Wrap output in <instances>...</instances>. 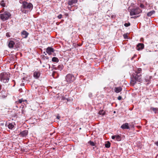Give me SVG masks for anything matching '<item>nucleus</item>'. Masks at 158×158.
I'll list each match as a JSON object with an SVG mask.
<instances>
[{
  "instance_id": "nucleus-1",
  "label": "nucleus",
  "mask_w": 158,
  "mask_h": 158,
  "mask_svg": "<svg viewBox=\"0 0 158 158\" xmlns=\"http://www.w3.org/2000/svg\"><path fill=\"white\" fill-rule=\"evenodd\" d=\"M75 80L74 76L71 74H67L65 77V80L61 83L62 86H65L73 82Z\"/></svg>"
},
{
  "instance_id": "nucleus-2",
  "label": "nucleus",
  "mask_w": 158,
  "mask_h": 158,
  "mask_svg": "<svg viewBox=\"0 0 158 158\" xmlns=\"http://www.w3.org/2000/svg\"><path fill=\"white\" fill-rule=\"evenodd\" d=\"M1 81L4 83H6L8 81L9 79V76L6 73H2L1 75Z\"/></svg>"
},
{
  "instance_id": "nucleus-3",
  "label": "nucleus",
  "mask_w": 158,
  "mask_h": 158,
  "mask_svg": "<svg viewBox=\"0 0 158 158\" xmlns=\"http://www.w3.org/2000/svg\"><path fill=\"white\" fill-rule=\"evenodd\" d=\"M10 16L11 15L9 12L6 11L3 14H1L0 17L2 21H5L7 20Z\"/></svg>"
},
{
  "instance_id": "nucleus-4",
  "label": "nucleus",
  "mask_w": 158,
  "mask_h": 158,
  "mask_svg": "<svg viewBox=\"0 0 158 158\" xmlns=\"http://www.w3.org/2000/svg\"><path fill=\"white\" fill-rule=\"evenodd\" d=\"M130 10V15L131 16L138 15L142 11L139 8L132 9Z\"/></svg>"
},
{
  "instance_id": "nucleus-5",
  "label": "nucleus",
  "mask_w": 158,
  "mask_h": 158,
  "mask_svg": "<svg viewBox=\"0 0 158 158\" xmlns=\"http://www.w3.org/2000/svg\"><path fill=\"white\" fill-rule=\"evenodd\" d=\"M22 7L24 9H29L30 10L32 9L33 5L30 3L24 1L23 2Z\"/></svg>"
},
{
  "instance_id": "nucleus-6",
  "label": "nucleus",
  "mask_w": 158,
  "mask_h": 158,
  "mask_svg": "<svg viewBox=\"0 0 158 158\" xmlns=\"http://www.w3.org/2000/svg\"><path fill=\"white\" fill-rule=\"evenodd\" d=\"M54 52V49L50 47H48L46 49V52L49 55Z\"/></svg>"
},
{
  "instance_id": "nucleus-7",
  "label": "nucleus",
  "mask_w": 158,
  "mask_h": 158,
  "mask_svg": "<svg viewBox=\"0 0 158 158\" xmlns=\"http://www.w3.org/2000/svg\"><path fill=\"white\" fill-rule=\"evenodd\" d=\"M144 47V44L142 43H139L137 45L136 48L138 50L143 49Z\"/></svg>"
},
{
  "instance_id": "nucleus-8",
  "label": "nucleus",
  "mask_w": 158,
  "mask_h": 158,
  "mask_svg": "<svg viewBox=\"0 0 158 158\" xmlns=\"http://www.w3.org/2000/svg\"><path fill=\"white\" fill-rule=\"evenodd\" d=\"M141 77V74H137L135 77V80L137 81H138V82H140L142 80Z\"/></svg>"
},
{
  "instance_id": "nucleus-9",
  "label": "nucleus",
  "mask_w": 158,
  "mask_h": 158,
  "mask_svg": "<svg viewBox=\"0 0 158 158\" xmlns=\"http://www.w3.org/2000/svg\"><path fill=\"white\" fill-rule=\"evenodd\" d=\"M121 127L123 129H129L130 128L128 123H126L123 124L121 126Z\"/></svg>"
},
{
  "instance_id": "nucleus-10",
  "label": "nucleus",
  "mask_w": 158,
  "mask_h": 158,
  "mask_svg": "<svg viewBox=\"0 0 158 158\" xmlns=\"http://www.w3.org/2000/svg\"><path fill=\"white\" fill-rule=\"evenodd\" d=\"M28 132L27 131L25 130L20 132L19 135L21 136H26L28 134Z\"/></svg>"
},
{
  "instance_id": "nucleus-11",
  "label": "nucleus",
  "mask_w": 158,
  "mask_h": 158,
  "mask_svg": "<svg viewBox=\"0 0 158 158\" xmlns=\"http://www.w3.org/2000/svg\"><path fill=\"white\" fill-rule=\"evenodd\" d=\"M111 138L112 139H115L116 140L118 141H119L121 139V137L119 135H113L112 136Z\"/></svg>"
},
{
  "instance_id": "nucleus-12",
  "label": "nucleus",
  "mask_w": 158,
  "mask_h": 158,
  "mask_svg": "<svg viewBox=\"0 0 158 158\" xmlns=\"http://www.w3.org/2000/svg\"><path fill=\"white\" fill-rule=\"evenodd\" d=\"M28 33L26 31H23L21 32V35L23 38H27L28 35Z\"/></svg>"
},
{
  "instance_id": "nucleus-13",
  "label": "nucleus",
  "mask_w": 158,
  "mask_h": 158,
  "mask_svg": "<svg viewBox=\"0 0 158 158\" xmlns=\"http://www.w3.org/2000/svg\"><path fill=\"white\" fill-rule=\"evenodd\" d=\"M77 0H69L68 2V4L71 6L74 4L77 3Z\"/></svg>"
},
{
  "instance_id": "nucleus-14",
  "label": "nucleus",
  "mask_w": 158,
  "mask_h": 158,
  "mask_svg": "<svg viewBox=\"0 0 158 158\" xmlns=\"http://www.w3.org/2000/svg\"><path fill=\"white\" fill-rule=\"evenodd\" d=\"M40 75V73L39 72H35L34 73L33 76L34 77L37 78Z\"/></svg>"
},
{
  "instance_id": "nucleus-15",
  "label": "nucleus",
  "mask_w": 158,
  "mask_h": 158,
  "mask_svg": "<svg viewBox=\"0 0 158 158\" xmlns=\"http://www.w3.org/2000/svg\"><path fill=\"white\" fill-rule=\"evenodd\" d=\"M15 44L14 42L13 41H10L9 43L8 46L10 48H12L13 47Z\"/></svg>"
},
{
  "instance_id": "nucleus-16",
  "label": "nucleus",
  "mask_w": 158,
  "mask_h": 158,
  "mask_svg": "<svg viewBox=\"0 0 158 158\" xmlns=\"http://www.w3.org/2000/svg\"><path fill=\"white\" fill-rule=\"evenodd\" d=\"M122 89L120 87H116L115 88L114 91L116 93H118L121 91Z\"/></svg>"
},
{
  "instance_id": "nucleus-17",
  "label": "nucleus",
  "mask_w": 158,
  "mask_h": 158,
  "mask_svg": "<svg viewBox=\"0 0 158 158\" xmlns=\"http://www.w3.org/2000/svg\"><path fill=\"white\" fill-rule=\"evenodd\" d=\"M155 13V11L154 10H152L147 13V16H151L152 15L154 14Z\"/></svg>"
},
{
  "instance_id": "nucleus-18",
  "label": "nucleus",
  "mask_w": 158,
  "mask_h": 158,
  "mask_svg": "<svg viewBox=\"0 0 158 158\" xmlns=\"http://www.w3.org/2000/svg\"><path fill=\"white\" fill-rule=\"evenodd\" d=\"M151 110H153L155 114L158 113V108L151 107Z\"/></svg>"
},
{
  "instance_id": "nucleus-19",
  "label": "nucleus",
  "mask_w": 158,
  "mask_h": 158,
  "mask_svg": "<svg viewBox=\"0 0 158 158\" xmlns=\"http://www.w3.org/2000/svg\"><path fill=\"white\" fill-rule=\"evenodd\" d=\"M52 61L53 62H58L59 61V59L56 57H53L52 59Z\"/></svg>"
},
{
  "instance_id": "nucleus-20",
  "label": "nucleus",
  "mask_w": 158,
  "mask_h": 158,
  "mask_svg": "<svg viewBox=\"0 0 158 158\" xmlns=\"http://www.w3.org/2000/svg\"><path fill=\"white\" fill-rule=\"evenodd\" d=\"M14 127V125L11 123H9L8 125V127L10 129H12Z\"/></svg>"
},
{
  "instance_id": "nucleus-21",
  "label": "nucleus",
  "mask_w": 158,
  "mask_h": 158,
  "mask_svg": "<svg viewBox=\"0 0 158 158\" xmlns=\"http://www.w3.org/2000/svg\"><path fill=\"white\" fill-rule=\"evenodd\" d=\"M105 112L103 110H101L99 111V114L100 115H104Z\"/></svg>"
},
{
  "instance_id": "nucleus-22",
  "label": "nucleus",
  "mask_w": 158,
  "mask_h": 158,
  "mask_svg": "<svg viewBox=\"0 0 158 158\" xmlns=\"http://www.w3.org/2000/svg\"><path fill=\"white\" fill-rule=\"evenodd\" d=\"M0 4L2 7H5L6 6V3L3 0H2L1 1Z\"/></svg>"
},
{
  "instance_id": "nucleus-23",
  "label": "nucleus",
  "mask_w": 158,
  "mask_h": 158,
  "mask_svg": "<svg viewBox=\"0 0 158 158\" xmlns=\"http://www.w3.org/2000/svg\"><path fill=\"white\" fill-rule=\"evenodd\" d=\"M63 66L62 64H60L57 67L58 69L60 70H61L63 69Z\"/></svg>"
},
{
  "instance_id": "nucleus-24",
  "label": "nucleus",
  "mask_w": 158,
  "mask_h": 158,
  "mask_svg": "<svg viewBox=\"0 0 158 158\" xmlns=\"http://www.w3.org/2000/svg\"><path fill=\"white\" fill-rule=\"evenodd\" d=\"M142 69L141 68H139L137 69V70L135 72L136 73H137V74L139 73H141V71Z\"/></svg>"
},
{
  "instance_id": "nucleus-25",
  "label": "nucleus",
  "mask_w": 158,
  "mask_h": 158,
  "mask_svg": "<svg viewBox=\"0 0 158 158\" xmlns=\"http://www.w3.org/2000/svg\"><path fill=\"white\" fill-rule=\"evenodd\" d=\"M105 146L106 148H109L110 147V143L109 142H108L105 144Z\"/></svg>"
},
{
  "instance_id": "nucleus-26",
  "label": "nucleus",
  "mask_w": 158,
  "mask_h": 158,
  "mask_svg": "<svg viewBox=\"0 0 158 158\" xmlns=\"http://www.w3.org/2000/svg\"><path fill=\"white\" fill-rule=\"evenodd\" d=\"M11 34L10 32H7L6 33V35L8 37H9L10 36Z\"/></svg>"
},
{
  "instance_id": "nucleus-27",
  "label": "nucleus",
  "mask_w": 158,
  "mask_h": 158,
  "mask_svg": "<svg viewBox=\"0 0 158 158\" xmlns=\"http://www.w3.org/2000/svg\"><path fill=\"white\" fill-rule=\"evenodd\" d=\"M130 25V24L129 23H125L124 25V26L126 27H128Z\"/></svg>"
},
{
  "instance_id": "nucleus-28",
  "label": "nucleus",
  "mask_w": 158,
  "mask_h": 158,
  "mask_svg": "<svg viewBox=\"0 0 158 158\" xmlns=\"http://www.w3.org/2000/svg\"><path fill=\"white\" fill-rule=\"evenodd\" d=\"M136 81H136L135 79V80H133L131 81V82L133 85H134L136 83Z\"/></svg>"
},
{
  "instance_id": "nucleus-29",
  "label": "nucleus",
  "mask_w": 158,
  "mask_h": 158,
  "mask_svg": "<svg viewBox=\"0 0 158 158\" xmlns=\"http://www.w3.org/2000/svg\"><path fill=\"white\" fill-rule=\"evenodd\" d=\"M89 144L92 146H94V143L93 142L90 141L89 142Z\"/></svg>"
},
{
  "instance_id": "nucleus-30",
  "label": "nucleus",
  "mask_w": 158,
  "mask_h": 158,
  "mask_svg": "<svg viewBox=\"0 0 158 158\" xmlns=\"http://www.w3.org/2000/svg\"><path fill=\"white\" fill-rule=\"evenodd\" d=\"M23 101H23V100L22 99H19V100L18 101V103H21L22 102H23Z\"/></svg>"
},
{
  "instance_id": "nucleus-31",
  "label": "nucleus",
  "mask_w": 158,
  "mask_h": 158,
  "mask_svg": "<svg viewBox=\"0 0 158 158\" xmlns=\"http://www.w3.org/2000/svg\"><path fill=\"white\" fill-rule=\"evenodd\" d=\"M62 15L61 14H60L57 16V17L59 19H60L62 18Z\"/></svg>"
},
{
  "instance_id": "nucleus-32",
  "label": "nucleus",
  "mask_w": 158,
  "mask_h": 158,
  "mask_svg": "<svg viewBox=\"0 0 158 158\" xmlns=\"http://www.w3.org/2000/svg\"><path fill=\"white\" fill-rule=\"evenodd\" d=\"M130 126L131 127H134V124H133V123H132L130 124Z\"/></svg>"
},
{
  "instance_id": "nucleus-33",
  "label": "nucleus",
  "mask_w": 158,
  "mask_h": 158,
  "mask_svg": "<svg viewBox=\"0 0 158 158\" xmlns=\"http://www.w3.org/2000/svg\"><path fill=\"white\" fill-rule=\"evenodd\" d=\"M118 100H121L122 99V97L121 96H119L118 98Z\"/></svg>"
},
{
  "instance_id": "nucleus-34",
  "label": "nucleus",
  "mask_w": 158,
  "mask_h": 158,
  "mask_svg": "<svg viewBox=\"0 0 158 158\" xmlns=\"http://www.w3.org/2000/svg\"><path fill=\"white\" fill-rule=\"evenodd\" d=\"M140 7L142 8H143L144 7V5L142 4H141L140 5Z\"/></svg>"
},
{
  "instance_id": "nucleus-35",
  "label": "nucleus",
  "mask_w": 158,
  "mask_h": 158,
  "mask_svg": "<svg viewBox=\"0 0 158 158\" xmlns=\"http://www.w3.org/2000/svg\"><path fill=\"white\" fill-rule=\"evenodd\" d=\"M155 144H156V145H157V146H158V141H157V142H156L155 143Z\"/></svg>"
},
{
  "instance_id": "nucleus-36",
  "label": "nucleus",
  "mask_w": 158,
  "mask_h": 158,
  "mask_svg": "<svg viewBox=\"0 0 158 158\" xmlns=\"http://www.w3.org/2000/svg\"><path fill=\"white\" fill-rule=\"evenodd\" d=\"M3 10H4V9H2V10H1L0 11V13H1V12H2L3 11Z\"/></svg>"
},
{
  "instance_id": "nucleus-37",
  "label": "nucleus",
  "mask_w": 158,
  "mask_h": 158,
  "mask_svg": "<svg viewBox=\"0 0 158 158\" xmlns=\"http://www.w3.org/2000/svg\"><path fill=\"white\" fill-rule=\"evenodd\" d=\"M57 119H59L60 118V116H58L57 117V118H56Z\"/></svg>"
},
{
  "instance_id": "nucleus-38",
  "label": "nucleus",
  "mask_w": 158,
  "mask_h": 158,
  "mask_svg": "<svg viewBox=\"0 0 158 158\" xmlns=\"http://www.w3.org/2000/svg\"><path fill=\"white\" fill-rule=\"evenodd\" d=\"M22 9V12H24V13H26V11L25 12H24V11L22 9Z\"/></svg>"
},
{
  "instance_id": "nucleus-39",
  "label": "nucleus",
  "mask_w": 158,
  "mask_h": 158,
  "mask_svg": "<svg viewBox=\"0 0 158 158\" xmlns=\"http://www.w3.org/2000/svg\"><path fill=\"white\" fill-rule=\"evenodd\" d=\"M71 7H68V8H69V9H70L71 8Z\"/></svg>"
},
{
  "instance_id": "nucleus-40",
  "label": "nucleus",
  "mask_w": 158,
  "mask_h": 158,
  "mask_svg": "<svg viewBox=\"0 0 158 158\" xmlns=\"http://www.w3.org/2000/svg\"><path fill=\"white\" fill-rule=\"evenodd\" d=\"M48 67H49V69L50 68V65L49 64H48Z\"/></svg>"
},
{
  "instance_id": "nucleus-41",
  "label": "nucleus",
  "mask_w": 158,
  "mask_h": 158,
  "mask_svg": "<svg viewBox=\"0 0 158 158\" xmlns=\"http://www.w3.org/2000/svg\"><path fill=\"white\" fill-rule=\"evenodd\" d=\"M19 2H20V3H22V2H21V0H20V1H19Z\"/></svg>"
},
{
  "instance_id": "nucleus-42",
  "label": "nucleus",
  "mask_w": 158,
  "mask_h": 158,
  "mask_svg": "<svg viewBox=\"0 0 158 158\" xmlns=\"http://www.w3.org/2000/svg\"><path fill=\"white\" fill-rule=\"evenodd\" d=\"M43 67H45V66H44V65H43Z\"/></svg>"
},
{
  "instance_id": "nucleus-43",
  "label": "nucleus",
  "mask_w": 158,
  "mask_h": 158,
  "mask_svg": "<svg viewBox=\"0 0 158 158\" xmlns=\"http://www.w3.org/2000/svg\"><path fill=\"white\" fill-rule=\"evenodd\" d=\"M114 113H115V112L114 111Z\"/></svg>"
}]
</instances>
